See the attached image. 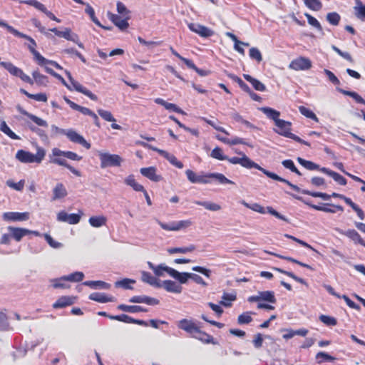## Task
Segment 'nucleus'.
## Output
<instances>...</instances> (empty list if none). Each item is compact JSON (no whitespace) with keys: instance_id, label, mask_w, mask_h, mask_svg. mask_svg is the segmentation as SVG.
Masks as SVG:
<instances>
[{"instance_id":"obj_53","label":"nucleus","mask_w":365,"mask_h":365,"mask_svg":"<svg viewBox=\"0 0 365 365\" xmlns=\"http://www.w3.org/2000/svg\"><path fill=\"white\" fill-rule=\"evenodd\" d=\"M242 204L247 208H249L260 214H264L266 212L265 208L259 203L249 204L245 201H242Z\"/></svg>"},{"instance_id":"obj_37","label":"nucleus","mask_w":365,"mask_h":365,"mask_svg":"<svg viewBox=\"0 0 365 365\" xmlns=\"http://www.w3.org/2000/svg\"><path fill=\"white\" fill-rule=\"evenodd\" d=\"M170 272V276L177 279L180 284H185L187 282L188 279H190V273L179 272L173 268H172Z\"/></svg>"},{"instance_id":"obj_55","label":"nucleus","mask_w":365,"mask_h":365,"mask_svg":"<svg viewBox=\"0 0 365 365\" xmlns=\"http://www.w3.org/2000/svg\"><path fill=\"white\" fill-rule=\"evenodd\" d=\"M275 269L282 273V274H284L287 276H288L289 277L293 279L294 280H295L296 282H299V283H301L302 284H305V285H307L306 281L302 279V278H300L299 277H297V275H295L293 272H289V271H286V270H284V269H282L280 268H275Z\"/></svg>"},{"instance_id":"obj_60","label":"nucleus","mask_w":365,"mask_h":365,"mask_svg":"<svg viewBox=\"0 0 365 365\" xmlns=\"http://www.w3.org/2000/svg\"><path fill=\"white\" fill-rule=\"evenodd\" d=\"M256 169L260 170L261 172H262L264 175H266L268 178L272 179V180H277V181H284V178H281L280 176L277 175V174L274 173H272L263 168H262L260 165H259L257 164V168H255Z\"/></svg>"},{"instance_id":"obj_10","label":"nucleus","mask_w":365,"mask_h":365,"mask_svg":"<svg viewBox=\"0 0 365 365\" xmlns=\"http://www.w3.org/2000/svg\"><path fill=\"white\" fill-rule=\"evenodd\" d=\"M65 73L71 83V86L73 88V91L75 90L79 93H81L93 101L98 100V96L96 95L93 94L91 91L87 89L86 87L82 86L79 82L75 81L73 78L70 71H65Z\"/></svg>"},{"instance_id":"obj_52","label":"nucleus","mask_w":365,"mask_h":365,"mask_svg":"<svg viewBox=\"0 0 365 365\" xmlns=\"http://www.w3.org/2000/svg\"><path fill=\"white\" fill-rule=\"evenodd\" d=\"M195 204L198 205H201L204 207L205 209L211 211H217L221 209V207L220 205L211 202H207V201H196Z\"/></svg>"},{"instance_id":"obj_25","label":"nucleus","mask_w":365,"mask_h":365,"mask_svg":"<svg viewBox=\"0 0 365 365\" xmlns=\"http://www.w3.org/2000/svg\"><path fill=\"white\" fill-rule=\"evenodd\" d=\"M75 299L73 297L62 296L53 304V308L60 309L71 306L75 303Z\"/></svg>"},{"instance_id":"obj_48","label":"nucleus","mask_w":365,"mask_h":365,"mask_svg":"<svg viewBox=\"0 0 365 365\" xmlns=\"http://www.w3.org/2000/svg\"><path fill=\"white\" fill-rule=\"evenodd\" d=\"M297 161L301 165H302L304 168L309 170H318L320 171L321 168L319 167V165L314 163V162L307 160L300 157L297 158Z\"/></svg>"},{"instance_id":"obj_5","label":"nucleus","mask_w":365,"mask_h":365,"mask_svg":"<svg viewBox=\"0 0 365 365\" xmlns=\"http://www.w3.org/2000/svg\"><path fill=\"white\" fill-rule=\"evenodd\" d=\"M46 156V150L40 146L36 147V153L33 154L31 152L24 150H19L16 154V158L23 163H36L40 164Z\"/></svg>"},{"instance_id":"obj_9","label":"nucleus","mask_w":365,"mask_h":365,"mask_svg":"<svg viewBox=\"0 0 365 365\" xmlns=\"http://www.w3.org/2000/svg\"><path fill=\"white\" fill-rule=\"evenodd\" d=\"M158 223L163 230L166 231H178L182 229H185L192 225V222L190 220L171 222L170 223L158 221Z\"/></svg>"},{"instance_id":"obj_21","label":"nucleus","mask_w":365,"mask_h":365,"mask_svg":"<svg viewBox=\"0 0 365 365\" xmlns=\"http://www.w3.org/2000/svg\"><path fill=\"white\" fill-rule=\"evenodd\" d=\"M65 134L71 142L80 144L86 149L91 148V143L87 142L82 135L75 130H68Z\"/></svg>"},{"instance_id":"obj_34","label":"nucleus","mask_w":365,"mask_h":365,"mask_svg":"<svg viewBox=\"0 0 365 365\" xmlns=\"http://www.w3.org/2000/svg\"><path fill=\"white\" fill-rule=\"evenodd\" d=\"M118 309L129 312V313H137V312H146L148 309L138 305H126L124 304H119L118 306Z\"/></svg>"},{"instance_id":"obj_36","label":"nucleus","mask_w":365,"mask_h":365,"mask_svg":"<svg viewBox=\"0 0 365 365\" xmlns=\"http://www.w3.org/2000/svg\"><path fill=\"white\" fill-rule=\"evenodd\" d=\"M85 11L90 16L91 19L96 25L105 30H111L112 28L110 26H106L101 24L98 19L96 17L94 9L90 4H86Z\"/></svg>"},{"instance_id":"obj_29","label":"nucleus","mask_w":365,"mask_h":365,"mask_svg":"<svg viewBox=\"0 0 365 365\" xmlns=\"http://www.w3.org/2000/svg\"><path fill=\"white\" fill-rule=\"evenodd\" d=\"M341 233L351 240L354 243L359 244L365 247V242L355 230L349 229Z\"/></svg>"},{"instance_id":"obj_17","label":"nucleus","mask_w":365,"mask_h":365,"mask_svg":"<svg viewBox=\"0 0 365 365\" xmlns=\"http://www.w3.org/2000/svg\"><path fill=\"white\" fill-rule=\"evenodd\" d=\"M310 207L315 210L322 211L327 213H335L337 211L343 212L344 207L339 205H333L330 203H324L322 205H317L307 202Z\"/></svg>"},{"instance_id":"obj_43","label":"nucleus","mask_w":365,"mask_h":365,"mask_svg":"<svg viewBox=\"0 0 365 365\" xmlns=\"http://www.w3.org/2000/svg\"><path fill=\"white\" fill-rule=\"evenodd\" d=\"M336 90L339 93H341L345 96L351 97L352 98H354L355 100V101L356 103L365 105V100L360 95H359L356 92L346 91V90H344V89H342L340 88H336Z\"/></svg>"},{"instance_id":"obj_47","label":"nucleus","mask_w":365,"mask_h":365,"mask_svg":"<svg viewBox=\"0 0 365 365\" xmlns=\"http://www.w3.org/2000/svg\"><path fill=\"white\" fill-rule=\"evenodd\" d=\"M195 250V246L194 245H190L187 247L169 248L168 250V252L170 255L175 254V253L185 254L187 252H192Z\"/></svg>"},{"instance_id":"obj_50","label":"nucleus","mask_w":365,"mask_h":365,"mask_svg":"<svg viewBox=\"0 0 365 365\" xmlns=\"http://www.w3.org/2000/svg\"><path fill=\"white\" fill-rule=\"evenodd\" d=\"M299 110L302 115H304L307 118H310V119L314 120L315 122L319 121L318 117L309 108H308L305 106H301L299 107Z\"/></svg>"},{"instance_id":"obj_58","label":"nucleus","mask_w":365,"mask_h":365,"mask_svg":"<svg viewBox=\"0 0 365 365\" xmlns=\"http://www.w3.org/2000/svg\"><path fill=\"white\" fill-rule=\"evenodd\" d=\"M341 19L340 15L336 12H330L327 15V20L333 26H337Z\"/></svg>"},{"instance_id":"obj_16","label":"nucleus","mask_w":365,"mask_h":365,"mask_svg":"<svg viewBox=\"0 0 365 365\" xmlns=\"http://www.w3.org/2000/svg\"><path fill=\"white\" fill-rule=\"evenodd\" d=\"M80 214H68L65 211H60L57 215V220L59 222H68L70 225H76L80 222L83 212L79 211Z\"/></svg>"},{"instance_id":"obj_7","label":"nucleus","mask_w":365,"mask_h":365,"mask_svg":"<svg viewBox=\"0 0 365 365\" xmlns=\"http://www.w3.org/2000/svg\"><path fill=\"white\" fill-rule=\"evenodd\" d=\"M98 157L101 160V168H106L107 167H120L123 162L122 158L117 154L99 152Z\"/></svg>"},{"instance_id":"obj_40","label":"nucleus","mask_w":365,"mask_h":365,"mask_svg":"<svg viewBox=\"0 0 365 365\" xmlns=\"http://www.w3.org/2000/svg\"><path fill=\"white\" fill-rule=\"evenodd\" d=\"M33 80L38 86H46L48 83V78L41 74L38 70L32 72Z\"/></svg>"},{"instance_id":"obj_22","label":"nucleus","mask_w":365,"mask_h":365,"mask_svg":"<svg viewBox=\"0 0 365 365\" xmlns=\"http://www.w3.org/2000/svg\"><path fill=\"white\" fill-rule=\"evenodd\" d=\"M155 167L150 166L148 168H142L140 170V173L153 182H159L162 180V176L156 173Z\"/></svg>"},{"instance_id":"obj_61","label":"nucleus","mask_w":365,"mask_h":365,"mask_svg":"<svg viewBox=\"0 0 365 365\" xmlns=\"http://www.w3.org/2000/svg\"><path fill=\"white\" fill-rule=\"evenodd\" d=\"M98 113L103 119H104L106 121L115 122V119L113 116L112 113L108 110L98 109Z\"/></svg>"},{"instance_id":"obj_24","label":"nucleus","mask_w":365,"mask_h":365,"mask_svg":"<svg viewBox=\"0 0 365 365\" xmlns=\"http://www.w3.org/2000/svg\"><path fill=\"white\" fill-rule=\"evenodd\" d=\"M4 219L9 221H25L29 218V212H9L4 214Z\"/></svg>"},{"instance_id":"obj_8","label":"nucleus","mask_w":365,"mask_h":365,"mask_svg":"<svg viewBox=\"0 0 365 365\" xmlns=\"http://www.w3.org/2000/svg\"><path fill=\"white\" fill-rule=\"evenodd\" d=\"M138 145H142L144 148H148L153 151L157 152L159 155L165 158L168 160L173 165L175 166L178 168H182L183 163L178 160V158L173 154L169 153L168 152L159 149L156 147H154L150 144H148L145 142H138Z\"/></svg>"},{"instance_id":"obj_39","label":"nucleus","mask_w":365,"mask_h":365,"mask_svg":"<svg viewBox=\"0 0 365 365\" xmlns=\"http://www.w3.org/2000/svg\"><path fill=\"white\" fill-rule=\"evenodd\" d=\"M61 37L64 38L68 41H72L75 42L81 48H84V46L81 42H79L78 36L76 34H72L71 29L69 28H66L64 31H62Z\"/></svg>"},{"instance_id":"obj_42","label":"nucleus","mask_w":365,"mask_h":365,"mask_svg":"<svg viewBox=\"0 0 365 365\" xmlns=\"http://www.w3.org/2000/svg\"><path fill=\"white\" fill-rule=\"evenodd\" d=\"M20 93L27 96L29 98L34 99L36 101L39 102H46L48 100L47 96L46 93H40L36 94H31L26 91L24 88H20Z\"/></svg>"},{"instance_id":"obj_38","label":"nucleus","mask_w":365,"mask_h":365,"mask_svg":"<svg viewBox=\"0 0 365 365\" xmlns=\"http://www.w3.org/2000/svg\"><path fill=\"white\" fill-rule=\"evenodd\" d=\"M245 79L250 82L253 88L258 91H266V86L264 83H262L261 81H259L258 79L253 78L249 74H244L243 75Z\"/></svg>"},{"instance_id":"obj_63","label":"nucleus","mask_w":365,"mask_h":365,"mask_svg":"<svg viewBox=\"0 0 365 365\" xmlns=\"http://www.w3.org/2000/svg\"><path fill=\"white\" fill-rule=\"evenodd\" d=\"M305 16L307 17L308 23L311 26L316 28L318 31H322V27L320 23L319 22V21L316 18H314V16H312V15H310L309 14H305Z\"/></svg>"},{"instance_id":"obj_49","label":"nucleus","mask_w":365,"mask_h":365,"mask_svg":"<svg viewBox=\"0 0 365 365\" xmlns=\"http://www.w3.org/2000/svg\"><path fill=\"white\" fill-rule=\"evenodd\" d=\"M261 110L269 118L272 119L274 123L279 120L280 113L279 111L269 107L262 108Z\"/></svg>"},{"instance_id":"obj_57","label":"nucleus","mask_w":365,"mask_h":365,"mask_svg":"<svg viewBox=\"0 0 365 365\" xmlns=\"http://www.w3.org/2000/svg\"><path fill=\"white\" fill-rule=\"evenodd\" d=\"M84 274L81 272H76L69 275L63 276V279H66L70 282H81L83 279Z\"/></svg>"},{"instance_id":"obj_4","label":"nucleus","mask_w":365,"mask_h":365,"mask_svg":"<svg viewBox=\"0 0 365 365\" xmlns=\"http://www.w3.org/2000/svg\"><path fill=\"white\" fill-rule=\"evenodd\" d=\"M7 230L9 231V232L3 234L0 239L1 245H9L11 238L15 240L16 242H20L22 240V238L26 235L30 234H34L36 236L39 235V232L37 231H32L21 227L9 226L7 227Z\"/></svg>"},{"instance_id":"obj_27","label":"nucleus","mask_w":365,"mask_h":365,"mask_svg":"<svg viewBox=\"0 0 365 365\" xmlns=\"http://www.w3.org/2000/svg\"><path fill=\"white\" fill-rule=\"evenodd\" d=\"M161 287L167 292L171 293L180 294L182 290L181 285L172 280H164L161 284Z\"/></svg>"},{"instance_id":"obj_12","label":"nucleus","mask_w":365,"mask_h":365,"mask_svg":"<svg viewBox=\"0 0 365 365\" xmlns=\"http://www.w3.org/2000/svg\"><path fill=\"white\" fill-rule=\"evenodd\" d=\"M312 63L309 58L299 56L293 59L289 65V68L294 71H306L312 68Z\"/></svg>"},{"instance_id":"obj_15","label":"nucleus","mask_w":365,"mask_h":365,"mask_svg":"<svg viewBox=\"0 0 365 365\" xmlns=\"http://www.w3.org/2000/svg\"><path fill=\"white\" fill-rule=\"evenodd\" d=\"M189 29L203 38H209L214 35V31L203 25L195 23H190L187 25Z\"/></svg>"},{"instance_id":"obj_44","label":"nucleus","mask_w":365,"mask_h":365,"mask_svg":"<svg viewBox=\"0 0 365 365\" xmlns=\"http://www.w3.org/2000/svg\"><path fill=\"white\" fill-rule=\"evenodd\" d=\"M88 222L93 227H100L106 225L107 218L103 215L92 216L89 218Z\"/></svg>"},{"instance_id":"obj_46","label":"nucleus","mask_w":365,"mask_h":365,"mask_svg":"<svg viewBox=\"0 0 365 365\" xmlns=\"http://www.w3.org/2000/svg\"><path fill=\"white\" fill-rule=\"evenodd\" d=\"M227 76L232 79V81H234L235 82H236L240 88L245 92H246L247 93H251L252 90L251 88L248 86L247 84H246L240 77H238L237 76L235 75V74H232V73H229L227 75Z\"/></svg>"},{"instance_id":"obj_28","label":"nucleus","mask_w":365,"mask_h":365,"mask_svg":"<svg viewBox=\"0 0 365 365\" xmlns=\"http://www.w3.org/2000/svg\"><path fill=\"white\" fill-rule=\"evenodd\" d=\"M53 155H55L56 156H63L64 158H66L72 160L79 161L82 159V156L78 155V154H76L74 152L63 151L57 148H53Z\"/></svg>"},{"instance_id":"obj_23","label":"nucleus","mask_w":365,"mask_h":365,"mask_svg":"<svg viewBox=\"0 0 365 365\" xmlns=\"http://www.w3.org/2000/svg\"><path fill=\"white\" fill-rule=\"evenodd\" d=\"M170 51H171V53L175 56H176L177 58H178L180 60H181L183 63H185V65L191 68V69H193L195 70L197 73H199L200 76H204L205 73H204V71L199 69L195 65V63L192 62V61L190 60V59H187L186 58H184L182 57V56H180L174 48L173 46H170Z\"/></svg>"},{"instance_id":"obj_11","label":"nucleus","mask_w":365,"mask_h":365,"mask_svg":"<svg viewBox=\"0 0 365 365\" xmlns=\"http://www.w3.org/2000/svg\"><path fill=\"white\" fill-rule=\"evenodd\" d=\"M237 154L241 155L242 157H227V159H226V160L234 165L240 164L241 166L248 169L257 168V163L252 161L244 153H237Z\"/></svg>"},{"instance_id":"obj_14","label":"nucleus","mask_w":365,"mask_h":365,"mask_svg":"<svg viewBox=\"0 0 365 365\" xmlns=\"http://www.w3.org/2000/svg\"><path fill=\"white\" fill-rule=\"evenodd\" d=\"M275 125L277 128L274 129V131L281 135L292 139V136L294 135L291 132L292 123L290 122L279 119L277 120Z\"/></svg>"},{"instance_id":"obj_51","label":"nucleus","mask_w":365,"mask_h":365,"mask_svg":"<svg viewBox=\"0 0 365 365\" xmlns=\"http://www.w3.org/2000/svg\"><path fill=\"white\" fill-rule=\"evenodd\" d=\"M0 130L13 140H19L20 138L14 132L10 129L5 121H2L1 123Z\"/></svg>"},{"instance_id":"obj_30","label":"nucleus","mask_w":365,"mask_h":365,"mask_svg":"<svg viewBox=\"0 0 365 365\" xmlns=\"http://www.w3.org/2000/svg\"><path fill=\"white\" fill-rule=\"evenodd\" d=\"M88 298L91 300L100 302V303H106L110 302H114L115 298L113 296H108L104 293L100 292H93L91 293Z\"/></svg>"},{"instance_id":"obj_31","label":"nucleus","mask_w":365,"mask_h":365,"mask_svg":"<svg viewBox=\"0 0 365 365\" xmlns=\"http://www.w3.org/2000/svg\"><path fill=\"white\" fill-rule=\"evenodd\" d=\"M148 265L150 269H151L154 274L158 277H162L164 275V272H167L169 275H170V270L172 269L171 267L164 265L163 264H159L158 266H155L152 262H148Z\"/></svg>"},{"instance_id":"obj_41","label":"nucleus","mask_w":365,"mask_h":365,"mask_svg":"<svg viewBox=\"0 0 365 365\" xmlns=\"http://www.w3.org/2000/svg\"><path fill=\"white\" fill-rule=\"evenodd\" d=\"M125 183L131 187L135 191L142 192L145 191L144 187L135 181L133 175H129L124 180Z\"/></svg>"},{"instance_id":"obj_1","label":"nucleus","mask_w":365,"mask_h":365,"mask_svg":"<svg viewBox=\"0 0 365 365\" xmlns=\"http://www.w3.org/2000/svg\"><path fill=\"white\" fill-rule=\"evenodd\" d=\"M178 327L185 331L191 337H193L203 344H212L216 345L218 342L212 336L201 330L197 323L191 319H182L178 323Z\"/></svg>"},{"instance_id":"obj_54","label":"nucleus","mask_w":365,"mask_h":365,"mask_svg":"<svg viewBox=\"0 0 365 365\" xmlns=\"http://www.w3.org/2000/svg\"><path fill=\"white\" fill-rule=\"evenodd\" d=\"M305 5L312 11H319L322 8V4L319 0H304Z\"/></svg>"},{"instance_id":"obj_45","label":"nucleus","mask_w":365,"mask_h":365,"mask_svg":"<svg viewBox=\"0 0 365 365\" xmlns=\"http://www.w3.org/2000/svg\"><path fill=\"white\" fill-rule=\"evenodd\" d=\"M315 359L317 363L319 364L324 362H333L336 359L335 357L324 351L318 352L315 356Z\"/></svg>"},{"instance_id":"obj_59","label":"nucleus","mask_w":365,"mask_h":365,"mask_svg":"<svg viewBox=\"0 0 365 365\" xmlns=\"http://www.w3.org/2000/svg\"><path fill=\"white\" fill-rule=\"evenodd\" d=\"M252 312H244L242 314L239 315L237 318V323L239 324H247L250 323L252 321V318L251 314Z\"/></svg>"},{"instance_id":"obj_62","label":"nucleus","mask_w":365,"mask_h":365,"mask_svg":"<svg viewBox=\"0 0 365 365\" xmlns=\"http://www.w3.org/2000/svg\"><path fill=\"white\" fill-rule=\"evenodd\" d=\"M250 57L256 60L258 63L262 61V56L259 50L257 48L252 47L249 51Z\"/></svg>"},{"instance_id":"obj_56","label":"nucleus","mask_w":365,"mask_h":365,"mask_svg":"<svg viewBox=\"0 0 365 365\" xmlns=\"http://www.w3.org/2000/svg\"><path fill=\"white\" fill-rule=\"evenodd\" d=\"M210 156L212 158L219 160H226L227 159V156L223 154V151L222 148L220 147H215L211 152Z\"/></svg>"},{"instance_id":"obj_2","label":"nucleus","mask_w":365,"mask_h":365,"mask_svg":"<svg viewBox=\"0 0 365 365\" xmlns=\"http://www.w3.org/2000/svg\"><path fill=\"white\" fill-rule=\"evenodd\" d=\"M185 174L188 180L192 183L208 184L211 182L210 179H215L220 184H235L233 181L219 173L197 175L193 170L187 169L185 171Z\"/></svg>"},{"instance_id":"obj_33","label":"nucleus","mask_w":365,"mask_h":365,"mask_svg":"<svg viewBox=\"0 0 365 365\" xmlns=\"http://www.w3.org/2000/svg\"><path fill=\"white\" fill-rule=\"evenodd\" d=\"M64 101H66V103L73 110H78L79 112H81L82 114L83 115H91V114L92 113V110L86 107H83V106H81L76 103H74L73 101H71L68 98H67L66 96H64L63 98Z\"/></svg>"},{"instance_id":"obj_20","label":"nucleus","mask_w":365,"mask_h":365,"mask_svg":"<svg viewBox=\"0 0 365 365\" xmlns=\"http://www.w3.org/2000/svg\"><path fill=\"white\" fill-rule=\"evenodd\" d=\"M324 287L332 296H334L337 298H342L346 303L347 306L349 307L350 308L356 309L357 311H359L361 309V307L359 304H356L354 301L350 299L348 296L345 294L341 296L339 294L336 293L331 285L324 284Z\"/></svg>"},{"instance_id":"obj_3","label":"nucleus","mask_w":365,"mask_h":365,"mask_svg":"<svg viewBox=\"0 0 365 365\" xmlns=\"http://www.w3.org/2000/svg\"><path fill=\"white\" fill-rule=\"evenodd\" d=\"M0 26L6 29V30L14 35L16 37L25 38L29 41V44L28 45V48L29 51L33 54L34 60L37 62L39 66H43V63L46 61V58H44L38 51H36V48L37 46L36 42L35 40L31 36L24 34L13 26L8 24L6 22L0 20Z\"/></svg>"},{"instance_id":"obj_13","label":"nucleus","mask_w":365,"mask_h":365,"mask_svg":"<svg viewBox=\"0 0 365 365\" xmlns=\"http://www.w3.org/2000/svg\"><path fill=\"white\" fill-rule=\"evenodd\" d=\"M249 302H261V301L274 304L277 302L274 292L273 291L259 292L257 295H253L248 297Z\"/></svg>"},{"instance_id":"obj_18","label":"nucleus","mask_w":365,"mask_h":365,"mask_svg":"<svg viewBox=\"0 0 365 365\" xmlns=\"http://www.w3.org/2000/svg\"><path fill=\"white\" fill-rule=\"evenodd\" d=\"M108 19L120 30L125 31L128 26V20L130 19L129 16H125V18H122L118 14H113L110 11L108 12Z\"/></svg>"},{"instance_id":"obj_32","label":"nucleus","mask_w":365,"mask_h":365,"mask_svg":"<svg viewBox=\"0 0 365 365\" xmlns=\"http://www.w3.org/2000/svg\"><path fill=\"white\" fill-rule=\"evenodd\" d=\"M67 190L63 183H57L53 190L52 200L62 199L67 195Z\"/></svg>"},{"instance_id":"obj_35","label":"nucleus","mask_w":365,"mask_h":365,"mask_svg":"<svg viewBox=\"0 0 365 365\" xmlns=\"http://www.w3.org/2000/svg\"><path fill=\"white\" fill-rule=\"evenodd\" d=\"M141 279L143 282H146L152 286L156 287H161V283L158 281V279L153 277L150 272L143 271L141 273Z\"/></svg>"},{"instance_id":"obj_26","label":"nucleus","mask_w":365,"mask_h":365,"mask_svg":"<svg viewBox=\"0 0 365 365\" xmlns=\"http://www.w3.org/2000/svg\"><path fill=\"white\" fill-rule=\"evenodd\" d=\"M320 172L331 177L334 179V180L336 181L340 185H346L347 183V180L345 178H344L342 175L337 173L336 172H334L327 168L323 167L320 168Z\"/></svg>"},{"instance_id":"obj_6","label":"nucleus","mask_w":365,"mask_h":365,"mask_svg":"<svg viewBox=\"0 0 365 365\" xmlns=\"http://www.w3.org/2000/svg\"><path fill=\"white\" fill-rule=\"evenodd\" d=\"M0 66L7 70L11 75L20 78L21 81L31 86L34 85V80L11 62L1 61Z\"/></svg>"},{"instance_id":"obj_64","label":"nucleus","mask_w":365,"mask_h":365,"mask_svg":"<svg viewBox=\"0 0 365 365\" xmlns=\"http://www.w3.org/2000/svg\"><path fill=\"white\" fill-rule=\"evenodd\" d=\"M357 6L354 7L355 14L359 19H364L365 18V4L364 5L361 1V4H356Z\"/></svg>"},{"instance_id":"obj_19","label":"nucleus","mask_w":365,"mask_h":365,"mask_svg":"<svg viewBox=\"0 0 365 365\" xmlns=\"http://www.w3.org/2000/svg\"><path fill=\"white\" fill-rule=\"evenodd\" d=\"M50 163L66 168L76 176L80 177L81 175V172L79 170H76V168H74L71 165H69L66 162V160L64 159V157L56 156V155H53V152H52V154L50 155Z\"/></svg>"}]
</instances>
